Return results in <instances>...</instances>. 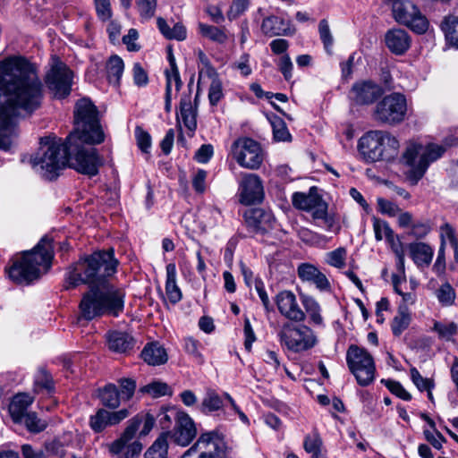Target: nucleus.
<instances>
[{
    "label": "nucleus",
    "instance_id": "nucleus-24",
    "mask_svg": "<svg viewBox=\"0 0 458 458\" xmlns=\"http://www.w3.org/2000/svg\"><path fill=\"white\" fill-rule=\"evenodd\" d=\"M130 412L127 409H122L116 411H109L106 409H98L94 415L89 417V426L91 429L99 433L107 427L119 424L122 420L129 416Z\"/></svg>",
    "mask_w": 458,
    "mask_h": 458
},
{
    "label": "nucleus",
    "instance_id": "nucleus-53",
    "mask_svg": "<svg viewBox=\"0 0 458 458\" xmlns=\"http://www.w3.org/2000/svg\"><path fill=\"white\" fill-rule=\"evenodd\" d=\"M135 139L137 146L145 154H148L151 148V136L150 134L143 130L140 126L135 128Z\"/></svg>",
    "mask_w": 458,
    "mask_h": 458
},
{
    "label": "nucleus",
    "instance_id": "nucleus-17",
    "mask_svg": "<svg viewBox=\"0 0 458 458\" xmlns=\"http://www.w3.org/2000/svg\"><path fill=\"white\" fill-rule=\"evenodd\" d=\"M231 154L237 163L248 169H258L263 161L260 145L250 138H240L231 146Z\"/></svg>",
    "mask_w": 458,
    "mask_h": 458
},
{
    "label": "nucleus",
    "instance_id": "nucleus-25",
    "mask_svg": "<svg viewBox=\"0 0 458 458\" xmlns=\"http://www.w3.org/2000/svg\"><path fill=\"white\" fill-rule=\"evenodd\" d=\"M385 42L388 49L395 55L404 54L411 47V39L403 29H392L386 31Z\"/></svg>",
    "mask_w": 458,
    "mask_h": 458
},
{
    "label": "nucleus",
    "instance_id": "nucleus-64",
    "mask_svg": "<svg viewBox=\"0 0 458 458\" xmlns=\"http://www.w3.org/2000/svg\"><path fill=\"white\" fill-rule=\"evenodd\" d=\"M278 69L282 72L286 81H290L293 77V64L290 56L285 54L282 55L278 62Z\"/></svg>",
    "mask_w": 458,
    "mask_h": 458
},
{
    "label": "nucleus",
    "instance_id": "nucleus-19",
    "mask_svg": "<svg viewBox=\"0 0 458 458\" xmlns=\"http://www.w3.org/2000/svg\"><path fill=\"white\" fill-rule=\"evenodd\" d=\"M239 201L243 205L259 203L264 199V187L260 177L255 174H242L239 182Z\"/></svg>",
    "mask_w": 458,
    "mask_h": 458
},
{
    "label": "nucleus",
    "instance_id": "nucleus-42",
    "mask_svg": "<svg viewBox=\"0 0 458 458\" xmlns=\"http://www.w3.org/2000/svg\"><path fill=\"white\" fill-rule=\"evenodd\" d=\"M166 435L162 434L145 453V458H167L168 443Z\"/></svg>",
    "mask_w": 458,
    "mask_h": 458
},
{
    "label": "nucleus",
    "instance_id": "nucleus-26",
    "mask_svg": "<svg viewBox=\"0 0 458 458\" xmlns=\"http://www.w3.org/2000/svg\"><path fill=\"white\" fill-rule=\"evenodd\" d=\"M261 30L269 37L289 36L294 32L291 27L290 21L275 15L268 16L263 20Z\"/></svg>",
    "mask_w": 458,
    "mask_h": 458
},
{
    "label": "nucleus",
    "instance_id": "nucleus-36",
    "mask_svg": "<svg viewBox=\"0 0 458 458\" xmlns=\"http://www.w3.org/2000/svg\"><path fill=\"white\" fill-rule=\"evenodd\" d=\"M446 43L458 49V16H445L440 24Z\"/></svg>",
    "mask_w": 458,
    "mask_h": 458
},
{
    "label": "nucleus",
    "instance_id": "nucleus-57",
    "mask_svg": "<svg viewBox=\"0 0 458 458\" xmlns=\"http://www.w3.org/2000/svg\"><path fill=\"white\" fill-rule=\"evenodd\" d=\"M202 216L205 218V225L214 227L217 225L221 218V211L215 207H207L201 211Z\"/></svg>",
    "mask_w": 458,
    "mask_h": 458
},
{
    "label": "nucleus",
    "instance_id": "nucleus-18",
    "mask_svg": "<svg viewBox=\"0 0 458 458\" xmlns=\"http://www.w3.org/2000/svg\"><path fill=\"white\" fill-rule=\"evenodd\" d=\"M51 70L47 74L46 83L56 98H64L71 92L72 72L57 57L52 59Z\"/></svg>",
    "mask_w": 458,
    "mask_h": 458
},
{
    "label": "nucleus",
    "instance_id": "nucleus-15",
    "mask_svg": "<svg viewBox=\"0 0 458 458\" xmlns=\"http://www.w3.org/2000/svg\"><path fill=\"white\" fill-rule=\"evenodd\" d=\"M278 337L281 344L293 352L308 351L318 344L317 335L306 325L285 324L279 331Z\"/></svg>",
    "mask_w": 458,
    "mask_h": 458
},
{
    "label": "nucleus",
    "instance_id": "nucleus-50",
    "mask_svg": "<svg viewBox=\"0 0 458 458\" xmlns=\"http://www.w3.org/2000/svg\"><path fill=\"white\" fill-rule=\"evenodd\" d=\"M347 251L345 248L340 247L327 253V263L337 268H343L345 266Z\"/></svg>",
    "mask_w": 458,
    "mask_h": 458
},
{
    "label": "nucleus",
    "instance_id": "nucleus-14",
    "mask_svg": "<svg viewBox=\"0 0 458 458\" xmlns=\"http://www.w3.org/2000/svg\"><path fill=\"white\" fill-rule=\"evenodd\" d=\"M406 112L405 96L401 93H392L384 97L376 105L373 118L380 123L396 125L404 120Z\"/></svg>",
    "mask_w": 458,
    "mask_h": 458
},
{
    "label": "nucleus",
    "instance_id": "nucleus-4",
    "mask_svg": "<svg viewBox=\"0 0 458 458\" xmlns=\"http://www.w3.org/2000/svg\"><path fill=\"white\" fill-rule=\"evenodd\" d=\"M124 299L125 292L113 284L91 286L81 300L80 317L88 321L104 315L118 317L124 310Z\"/></svg>",
    "mask_w": 458,
    "mask_h": 458
},
{
    "label": "nucleus",
    "instance_id": "nucleus-51",
    "mask_svg": "<svg viewBox=\"0 0 458 458\" xmlns=\"http://www.w3.org/2000/svg\"><path fill=\"white\" fill-rule=\"evenodd\" d=\"M24 419V423L29 431L38 433L47 427V422L39 419L35 412H28Z\"/></svg>",
    "mask_w": 458,
    "mask_h": 458
},
{
    "label": "nucleus",
    "instance_id": "nucleus-5",
    "mask_svg": "<svg viewBox=\"0 0 458 458\" xmlns=\"http://www.w3.org/2000/svg\"><path fill=\"white\" fill-rule=\"evenodd\" d=\"M30 162L33 169L45 179H55L68 165V138L65 142L49 138L41 139L40 148Z\"/></svg>",
    "mask_w": 458,
    "mask_h": 458
},
{
    "label": "nucleus",
    "instance_id": "nucleus-6",
    "mask_svg": "<svg viewBox=\"0 0 458 458\" xmlns=\"http://www.w3.org/2000/svg\"><path fill=\"white\" fill-rule=\"evenodd\" d=\"M155 425V418L149 413H139L128 421L122 436L108 445V450L113 455L123 453V458H136L143 449V445L139 440H131L139 431V437H146Z\"/></svg>",
    "mask_w": 458,
    "mask_h": 458
},
{
    "label": "nucleus",
    "instance_id": "nucleus-33",
    "mask_svg": "<svg viewBox=\"0 0 458 458\" xmlns=\"http://www.w3.org/2000/svg\"><path fill=\"white\" fill-rule=\"evenodd\" d=\"M141 357L153 366L164 364L168 359L165 349L157 343L147 344L141 352Z\"/></svg>",
    "mask_w": 458,
    "mask_h": 458
},
{
    "label": "nucleus",
    "instance_id": "nucleus-43",
    "mask_svg": "<svg viewBox=\"0 0 458 458\" xmlns=\"http://www.w3.org/2000/svg\"><path fill=\"white\" fill-rule=\"evenodd\" d=\"M199 30L203 37L219 44L225 43L228 38L225 30L212 25L199 23Z\"/></svg>",
    "mask_w": 458,
    "mask_h": 458
},
{
    "label": "nucleus",
    "instance_id": "nucleus-41",
    "mask_svg": "<svg viewBox=\"0 0 458 458\" xmlns=\"http://www.w3.org/2000/svg\"><path fill=\"white\" fill-rule=\"evenodd\" d=\"M433 332H436L439 339L451 341L458 332V325L454 322L434 321Z\"/></svg>",
    "mask_w": 458,
    "mask_h": 458
},
{
    "label": "nucleus",
    "instance_id": "nucleus-27",
    "mask_svg": "<svg viewBox=\"0 0 458 458\" xmlns=\"http://www.w3.org/2000/svg\"><path fill=\"white\" fill-rule=\"evenodd\" d=\"M298 276L302 281L311 282L320 291H327L330 289V283L326 276L317 267L303 263L298 267Z\"/></svg>",
    "mask_w": 458,
    "mask_h": 458
},
{
    "label": "nucleus",
    "instance_id": "nucleus-44",
    "mask_svg": "<svg viewBox=\"0 0 458 458\" xmlns=\"http://www.w3.org/2000/svg\"><path fill=\"white\" fill-rule=\"evenodd\" d=\"M270 123L273 128L274 138L278 141L291 140V134L284 120L277 115L270 118Z\"/></svg>",
    "mask_w": 458,
    "mask_h": 458
},
{
    "label": "nucleus",
    "instance_id": "nucleus-32",
    "mask_svg": "<svg viewBox=\"0 0 458 458\" xmlns=\"http://www.w3.org/2000/svg\"><path fill=\"white\" fill-rule=\"evenodd\" d=\"M165 270V294L171 303L176 304L182 298V291L176 283V267L174 263H169L166 266Z\"/></svg>",
    "mask_w": 458,
    "mask_h": 458
},
{
    "label": "nucleus",
    "instance_id": "nucleus-29",
    "mask_svg": "<svg viewBox=\"0 0 458 458\" xmlns=\"http://www.w3.org/2000/svg\"><path fill=\"white\" fill-rule=\"evenodd\" d=\"M33 401L34 397L25 393H20L13 396L9 405V412L14 422L21 421Z\"/></svg>",
    "mask_w": 458,
    "mask_h": 458
},
{
    "label": "nucleus",
    "instance_id": "nucleus-37",
    "mask_svg": "<svg viewBox=\"0 0 458 458\" xmlns=\"http://www.w3.org/2000/svg\"><path fill=\"white\" fill-rule=\"evenodd\" d=\"M301 300L310 322L316 326L324 327V319L321 316V308L318 302L312 296L306 294H301Z\"/></svg>",
    "mask_w": 458,
    "mask_h": 458
},
{
    "label": "nucleus",
    "instance_id": "nucleus-62",
    "mask_svg": "<svg viewBox=\"0 0 458 458\" xmlns=\"http://www.w3.org/2000/svg\"><path fill=\"white\" fill-rule=\"evenodd\" d=\"M182 412L175 409H165L158 414V420L163 428H168L172 423L173 419L177 421V414Z\"/></svg>",
    "mask_w": 458,
    "mask_h": 458
},
{
    "label": "nucleus",
    "instance_id": "nucleus-60",
    "mask_svg": "<svg viewBox=\"0 0 458 458\" xmlns=\"http://www.w3.org/2000/svg\"><path fill=\"white\" fill-rule=\"evenodd\" d=\"M96 10L98 18L106 21H109L112 17V9L110 0H94Z\"/></svg>",
    "mask_w": 458,
    "mask_h": 458
},
{
    "label": "nucleus",
    "instance_id": "nucleus-63",
    "mask_svg": "<svg viewBox=\"0 0 458 458\" xmlns=\"http://www.w3.org/2000/svg\"><path fill=\"white\" fill-rule=\"evenodd\" d=\"M303 446L309 454L318 452L322 450V440L318 434L315 433L305 437Z\"/></svg>",
    "mask_w": 458,
    "mask_h": 458
},
{
    "label": "nucleus",
    "instance_id": "nucleus-40",
    "mask_svg": "<svg viewBox=\"0 0 458 458\" xmlns=\"http://www.w3.org/2000/svg\"><path fill=\"white\" fill-rule=\"evenodd\" d=\"M312 217L316 220L321 221L328 231L334 229L335 221V218L327 214V205L322 199L316 204V207L312 208Z\"/></svg>",
    "mask_w": 458,
    "mask_h": 458
},
{
    "label": "nucleus",
    "instance_id": "nucleus-16",
    "mask_svg": "<svg viewBox=\"0 0 458 458\" xmlns=\"http://www.w3.org/2000/svg\"><path fill=\"white\" fill-rule=\"evenodd\" d=\"M346 362L360 386H368L374 380V360L364 348L351 345L347 350Z\"/></svg>",
    "mask_w": 458,
    "mask_h": 458
},
{
    "label": "nucleus",
    "instance_id": "nucleus-34",
    "mask_svg": "<svg viewBox=\"0 0 458 458\" xmlns=\"http://www.w3.org/2000/svg\"><path fill=\"white\" fill-rule=\"evenodd\" d=\"M321 197L318 194L317 189L311 187L308 194L303 192H295L293 195V205L301 210L311 211L312 208L319 201Z\"/></svg>",
    "mask_w": 458,
    "mask_h": 458
},
{
    "label": "nucleus",
    "instance_id": "nucleus-46",
    "mask_svg": "<svg viewBox=\"0 0 458 458\" xmlns=\"http://www.w3.org/2000/svg\"><path fill=\"white\" fill-rule=\"evenodd\" d=\"M436 296L442 306H451L455 301V291L449 283L443 284L436 292Z\"/></svg>",
    "mask_w": 458,
    "mask_h": 458
},
{
    "label": "nucleus",
    "instance_id": "nucleus-3",
    "mask_svg": "<svg viewBox=\"0 0 458 458\" xmlns=\"http://www.w3.org/2000/svg\"><path fill=\"white\" fill-rule=\"evenodd\" d=\"M53 256L52 241L43 237L31 250L13 258L8 276L17 284H29L49 269Z\"/></svg>",
    "mask_w": 458,
    "mask_h": 458
},
{
    "label": "nucleus",
    "instance_id": "nucleus-55",
    "mask_svg": "<svg viewBox=\"0 0 458 458\" xmlns=\"http://www.w3.org/2000/svg\"><path fill=\"white\" fill-rule=\"evenodd\" d=\"M121 391L120 397L123 401L130 400L135 392L136 382L132 378H121L118 380Z\"/></svg>",
    "mask_w": 458,
    "mask_h": 458
},
{
    "label": "nucleus",
    "instance_id": "nucleus-45",
    "mask_svg": "<svg viewBox=\"0 0 458 458\" xmlns=\"http://www.w3.org/2000/svg\"><path fill=\"white\" fill-rule=\"evenodd\" d=\"M54 383L51 376L44 369H39L35 376L34 391L39 392L41 390L52 391Z\"/></svg>",
    "mask_w": 458,
    "mask_h": 458
},
{
    "label": "nucleus",
    "instance_id": "nucleus-35",
    "mask_svg": "<svg viewBox=\"0 0 458 458\" xmlns=\"http://www.w3.org/2000/svg\"><path fill=\"white\" fill-rule=\"evenodd\" d=\"M411 322V312L408 306L401 304L398 307L397 313L391 322V329L394 336H400L405 331Z\"/></svg>",
    "mask_w": 458,
    "mask_h": 458
},
{
    "label": "nucleus",
    "instance_id": "nucleus-22",
    "mask_svg": "<svg viewBox=\"0 0 458 458\" xmlns=\"http://www.w3.org/2000/svg\"><path fill=\"white\" fill-rule=\"evenodd\" d=\"M382 88L371 81H362L353 84L350 98L359 105H370L383 95Z\"/></svg>",
    "mask_w": 458,
    "mask_h": 458
},
{
    "label": "nucleus",
    "instance_id": "nucleus-47",
    "mask_svg": "<svg viewBox=\"0 0 458 458\" xmlns=\"http://www.w3.org/2000/svg\"><path fill=\"white\" fill-rule=\"evenodd\" d=\"M200 344L192 337H186L183 340V349L194 360L199 363L204 362V357L200 352Z\"/></svg>",
    "mask_w": 458,
    "mask_h": 458
},
{
    "label": "nucleus",
    "instance_id": "nucleus-2",
    "mask_svg": "<svg viewBox=\"0 0 458 458\" xmlns=\"http://www.w3.org/2000/svg\"><path fill=\"white\" fill-rule=\"evenodd\" d=\"M118 260L114 258V250H100L79 260L68 272L65 283L67 289L81 284L91 286L111 284L107 278L116 272Z\"/></svg>",
    "mask_w": 458,
    "mask_h": 458
},
{
    "label": "nucleus",
    "instance_id": "nucleus-31",
    "mask_svg": "<svg viewBox=\"0 0 458 458\" xmlns=\"http://www.w3.org/2000/svg\"><path fill=\"white\" fill-rule=\"evenodd\" d=\"M410 256L418 267H428L432 261L434 250L425 242H412L409 246Z\"/></svg>",
    "mask_w": 458,
    "mask_h": 458
},
{
    "label": "nucleus",
    "instance_id": "nucleus-49",
    "mask_svg": "<svg viewBox=\"0 0 458 458\" xmlns=\"http://www.w3.org/2000/svg\"><path fill=\"white\" fill-rule=\"evenodd\" d=\"M136 6L140 18L149 20L156 13L157 0H136Z\"/></svg>",
    "mask_w": 458,
    "mask_h": 458
},
{
    "label": "nucleus",
    "instance_id": "nucleus-52",
    "mask_svg": "<svg viewBox=\"0 0 458 458\" xmlns=\"http://www.w3.org/2000/svg\"><path fill=\"white\" fill-rule=\"evenodd\" d=\"M318 33H319L320 39L324 44V47H325L326 51L328 54H330L331 48L334 44V38L331 33L330 28L328 25V21L327 20L323 19L319 21Z\"/></svg>",
    "mask_w": 458,
    "mask_h": 458
},
{
    "label": "nucleus",
    "instance_id": "nucleus-10",
    "mask_svg": "<svg viewBox=\"0 0 458 458\" xmlns=\"http://www.w3.org/2000/svg\"><path fill=\"white\" fill-rule=\"evenodd\" d=\"M89 141L74 139L68 140V165L77 172L94 176L98 173V168L103 165L102 159L98 156L97 149Z\"/></svg>",
    "mask_w": 458,
    "mask_h": 458
},
{
    "label": "nucleus",
    "instance_id": "nucleus-58",
    "mask_svg": "<svg viewBox=\"0 0 458 458\" xmlns=\"http://www.w3.org/2000/svg\"><path fill=\"white\" fill-rule=\"evenodd\" d=\"M249 6L248 0H233L226 15L230 21L237 19L241 16Z\"/></svg>",
    "mask_w": 458,
    "mask_h": 458
},
{
    "label": "nucleus",
    "instance_id": "nucleus-56",
    "mask_svg": "<svg viewBox=\"0 0 458 458\" xmlns=\"http://www.w3.org/2000/svg\"><path fill=\"white\" fill-rule=\"evenodd\" d=\"M410 371L411 378L420 391L434 388V381L432 379L423 377L416 368H411Z\"/></svg>",
    "mask_w": 458,
    "mask_h": 458
},
{
    "label": "nucleus",
    "instance_id": "nucleus-21",
    "mask_svg": "<svg viewBox=\"0 0 458 458\" xmlns=\"http://www.w3.org/2000/svg\"><path fill=\"white\" fill-rule=\"evenodd\" d=\"M171 436L173 441L181 446L189 445L197 435V428L193 420L185 411L177 414V421L172 432L165 434Z\"/></svg>",
    "mask_w": 458,
    "mask_h": 458
},
{
    "label": "nucleus",
    "instance_id": "nucleus-12",
    "mask_svg": "<svg viewBox=\"0 0 458 458\" xmlns=\"http://www.w3.org/2000/svg\"><path fill=\"white\" fill-rule=\"evenodd\" d=\"M199 410L206 415H223V418L225 420H230L232 411L239 415L240 420L243 423L249 424L248 417L241 411L235 401L228 393L219 394L213 389H208L199 405Z\"/></svg>",
    "mask_w": 458,
    "mask_h": 458
},
{
    "label": "nucleus",
    "instance_id": "nucleus-20",
    "mask_svg": "<svg viewBox=\"0 0 458 458\" xmlns=\"http://www.w3.org/2000/svg\"><path fill=\"white\" fill-rule=\"evenodd\" d=\"M247 228L255 233H265L274 228L276 218L269 209L250 208L243 214Z\"/></svg>",
    "mask_w": 458,
    "mask_h": 458
},
{
    "label": "nucleus",
    "instance_id": "nucleus-59",
    "mask_svg": "<svg viewBox=\"0 0 458 458\" xmlns=\"http://www.w3.org/2000/svg\"><path fill=\"white\" fill-rule=\"evenodd\" d=\"M383 382L387 389L399 398L404 401H410L411 399L410 393H408L399 382L394 380H386Z\"/></svg>",
    "mask_w": 458,
    "mask_h": 458
},
{
    "label": "nucleus",
    "instance_id": "nucleus-1",
    "mask_svg": "<svg viewBox=\"0 0 458 458\" xmlns=\"http://www.w3.org/2000/svg\"><path fill=\"white\" fill-rule=\"evenodd\" d=\"M44 87L36 66L21 55L0 60V149L9 150L19 122L38 109Z\"/></svg>",
    "mask_w": 458,
    "mask_h": 458
},
{
    "label": "nucleus",
    "instance_id": "nucleus-61",
    "mask_svg": "<svg viewBox=\"0 0 458 458\" xmlns=\"http://www.w3.org/2000/svg\"><path fill=\"white\" fill-rule=\"evenodd\" d=\"M166 87L165 91L172 93V87L174 85L175 90L179 91L182 87V81L179 73V70H166Z\"/></svg>",
    "mask_w": 458,
    "mask_h": 458
},
{
    "label": "nucleus",
    "instance_id": "nucleus-23",
    "mask_svg": "<svg viewBox=\"0 0 458 458\" xmlns=\"http://www.w3.org/2000/svg\"><path fill=\"white\" fill-rule=\"evenodd\" d=\"M276 303L279 312L295 322H301L305 319V312L300 308L296 296L291 291L280 292L276 297Z\"/></svg>",
    "mask_w": 458,
    "mask_h": 458
},
{
    "label": "nucleus",
    "instance_id": "nucleus-28",
    "mask_svg": "<svg viewBox=\"0 0 458 458\" xmlns=\"http://www.w3.org/2000/svg\"><path fill=\"white\" fill-rule=\"evenodd\" d=\"M108 348L115 352H127L133 348L134 339L126 332L112 331L106 335Z\"/></svg>",
    "mask_w": 458,
    "mask_h": 458
},
{
    "label": "nucleus",
    "instance_id": "nucleus-30",
    "mask_svg": "<svg viewBox=\"0 0 458 458\" xmlns=\"http://www.w3.org/2000/svg\"><path fill=\"white\" fill-rule=\"evenodd\" d=\"M180 117L185 128L191 132L190 136H192L197 129V110L192 106L189 95L181 98Z\"/></svg>",
    "mask_w": 458,
    "mask_h": 458
},
{
    "label": "nucleus",
    "instance_id": "nucleus-11",
    "mask_svg": "<svg viewBox=\"0 0 458 458\" xmlns=\"http://www.w3.org/2000/svg\"><path fill=\"white\" fill-rule=\"evenodd\" d=\"M226 451L225 436L215 429L201 433L182 458H225Z\"/></svg>",
    "mask_w": 458,
    "mask_h": 458
},
{
    "label": "nucleus",
    "instance_id": "nucleus-13",
    "mask_svg": "<svg viewBox=\"0 0 458 458\" xmlns=\"http://www.w3.org/2000/svg\"><path fill=\"white\" fill-rule=\"evenodd\" d=\"M390 6L394 21L405 25L417 34H423L428 29V21L418 6L410 0H383Z\"/></svg>",
    "mask_w": 458,
    "mask_h": 458
},
{
    "label": "nucleus",
    "instance_id": "nucleus-8",
    "mask_svg": "<svg viewBox=\"0 0 458 458\" xmlns=\"http://www.w3.org/2000/svg\"><path fill=\"white\" fill-rule=\"evenodd\" d=\"M398 140L384 131H370L359 141V150L368 162L391 161L399 152Z\"/></svg>",
    "mask_w": 458,
    "mask_h": 458
},
{
    "label": "nucleus",
    "instance_id": "nucleus-38",
    "mask_svg": "<svg viewBox=\"0 0 458 458\" xmlns=\"http://www.w3.org/2000/svg\"><path fill=\"white\" fill-rule=\"evenodd\" d=\"M101 403L110 409H115L120 405L121 397L115 385L107 384L99 392Z\"/></svg>",
    "mask_w": 458,
    "mask_h": 458
},
{
    "label": "nucleus",
    "instance_id": "nucleus-9",
    "mask_svg": "<svg viewBox=\"0 0 458 458\" xmlns=\"http://www.w3.org/2000/svg\"><path fill=\"white\" fill-rule=\"evenodd\" d=\"M445 152L442 146L428 144L422 146L410 142L403 154V162L410 167L409 176L418 182L426 173L430 163L437 160Z\"/></svg>",
    "mask_w": 458,
    "mask_h": 458
},
{
    "label": "nucleus",
    "instance_id": "nucleus-48",
    "mask_svg": "<svg viewBox=\"0 0 458 458\" xmlns=\"http://www.w3.org/2000/svg\"><path fill=\"white\" fill-rule=\"evenodd\" d=\"M140 391L150 394L157 398L170 394V387L167 384L160 381H153L144 386Z\"/></svg>",
    "mask_w": 458,
    "mask_h": 458
},
{
    "label": "nucleus",
    "instance_id": "nucleus-7",
    "mask_svg": "<svg viewBox=\"0 0 458 458\" xmlns=\"http://www.w3.org/2000/svg\"><path fill=\"white\" fill-rule=\"evenodd\" d=\"M74 123V131L67 137L69 140L76 138L91 143H101L104 140L98 109L89 99L82 98L76 102Z\"/></svg>",
    "mask_w": 458,
    "mask_h": 458
},
{
    "label": "nucleus",
    "instance_id": "nucleus-54",
    "mask_svg": "<svg viewBox=\"0 0 458 458\" xmlns=\"http://www.w3.org/2000/svg\"><path fill=\"white\" fill-rule=\"evenodd\" d=\"M373 229L377 241H381L383 238H386V240H391L393 238V230L385 221L374 219Z\"/></svg>",
    "mask_w": 458,
    "mask_h": 458
},
{
    "label": "nucleus",
    "instance_id": "nucleus-39",
    "mask_svg": "<svg viewBox=\"0 0 458 458\" xmlns=\"http://www.w3.org/2000/svg\"><path fill=\"white\" fill-rule=\"evenodd\" d=\"M123 70L124 64L123 59L118 55H112L106 64L107 79L109 83L114 84V86L119 85Z\"/></svg>",
    "mask_w": 458,
    "mask_h": 458
}]
</instances>
